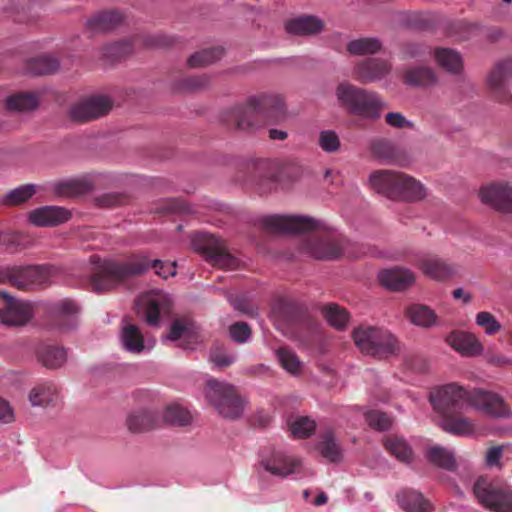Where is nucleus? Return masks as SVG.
I'll list each match as a JSON object with an SVG mask.
<instances>
[{"instance_id":"obj_16","label":"nucleus","mask_w":512,"mask_h":512,"mask_svg":"<svg viewBox=\"0 0 512 512\" xmlns=\"http://www.w3.org/2000/svg\"><path fill=\"white\" fill-rule=\"evenodd\" d=\"M382 286L392 291L407 289L415 282L414 273L402 267L384 269L378 274Z\"/></svg>"},{"instance_id":"obj_46","label":"nucleus","mask_w":512,"mask_h":512,"mask_svg":"<svg viewBox=\"0 0 512 512\" xmlns=\"http://www.w3.org/2000/svg\"><path fill=\"white\" fill-rule=\"evenodd\" d=\"M36 192V185L26 184L7 193L4 202L9 205H19L29 200Z\"/></svg>"},{"instance_id":"obj_5","label":"nucleus","mask_w":512,"mask_h":512,"mask_svg":"<svg viewBox=\"0 0 512 512\" xmlns=\"http://www.w3.org/2000/svg\"><path fill=\"white\" fill-rule=\"evenodd\" d=\"M479 502L493 512H512V487L503 482L479 478L474 485Z\"/></svg>"},{"instance_id":"obj_48","label":"nucleus","mask_w":512,"mask_h":512,"mask_svg":"<svg viewBox=\"0 0 512 512\" xmlns=\"http://www.w3.org/2000/svg\"><path fill=\"white\" fill-rule=\"evenodd\" d=\"M222 55V50L211 48L193 54L188 59V65L192 68H199L214 63Z\"/></svg>"},{"instance_id":"obj_33","label":"nucleus","mask_w":512,"mask_h":512,"mask_svg":"<svg viewBox=\"0 0 512 512\" xmlns=\"http://www.w3.org/2000/svg\"><path fill=\"white\" fill-rule=\"evenodd\" d=\"M322 28V21L313 16L299 17L286 24V30L291 34H315L321 31Z\"/></svg>"},{"instance_id":"obj_6","label":"nucleus","mask_w":512,"mask_h":512,"mask_svg":"<svg viewBox=\"0 0 512 512\" xmlns=\"http://www.w3.org/2000/svg\"><path fill=\"white\" fill-rule=\"evenodd\" d=\"M205 397L223 417L235 419L243 413V401L230 384L207 380Z\"/></svg>"},{"instance_id":"obj_28","label":"nucleus","mask_w":512,"mask_h":512,"mask_svg":"<svg viewBox=\"0 0 512 512\" xmlns=\"http://www.w3.org/2000/svg\"><path fill=\"white\" fill-rule=\"evenodd\" d=\"M79 312V306L73 300L64 299L55 303L51 313L60 321H67L68 324L61 325V332L69 331L76 326L75 315Z\"/></svg>"},{"instance_id":"obj_61","label":"nucleus","mask_w":512,"mask_h":512,"mask_svg":"<svg viewBox=\"0 0 512 512\" xmlns=\"http://www.w3.org/2000/svg\"><path fill=\"white\" fill-rule=\"evenodd\" d=\"M19 242L16 232H0V245L10 247L17 245Z\"/></svg>"},{"instance_id":"obj_51","label":"nucleus","mask_w":512,"mask_h":512,"mask_svg":"<svg viewBox=\"0 0 512 512\" xmlns=\"http://www.w3.org/2000/svg\"><path fill=\"white\" fill-rule=\"evenodd\" d=\"M475 322L489 336L495 335L502 329L501 323L497 321L492 313L487 311L479 312L476 315Z\"/></svg>"},{"instance_id":"obj_17","label":"nucleus","mask_w":512,"mask_h":512,"mask_svg":"<svg viewBox=\"0 0 512 512\" xmlns=\"http://www.w3.org/2000/svg\"><path fill=\"white\" fill-rule=\"evenodd\" d=\"M447 344L463 356H478L483 352V345L469 332L453 331L446 338Z\"/></svg>"},{"instance_id":"obj_47","label":"nucleus","mask_w":512,"mask_h":512,"mask_svg":"<svg viewBox=\"0 0 512 512\" xmlns=\"http://www.w3.org/2000/svg\"><path fill=\"white\" fill-rule=\"evenodd\" d=\"M222 55V50L211 48L193 54L188 59V65L192 68H199L214 63Z\"/></svg>"},{"instance_id":"obj_7","label":"nucleus","mask_w":512,"mask_h":512,"mask_svg":"<svg viewBox=\"0 0 512 512\" xmlns=\"http://www.w3.org/2000/svg\"><path fill=\"white\" fill-rule=\"evenodd\" d=\"M469 395L470 391L456 383H450L434 388L430 392L429 400L434 410L444 416L461 411L464 405H468Z\"/></svg>"},{"instance_id":"obj_21","label":"nucleus","mask_w":512,"mask_h":512,"mask_svg":"<svg viewBox=\"0 0 512 512\" xmlns=\"http://www.w3.org/2000/svg\"><path fill=\"white\" fill-rule=\"evenodd\" d=\"M397 175L398 172L390 170H378L372 172L368 178L369 186L376 193L394 200L395 195H397Z\"/></svg>"},{"instance_id":"obj_49","label":"nucleus","mask_w":512,"mask_h":512,"mask_svg":"<svg viewBox=\"0 0 512 512\" xmlns=\"http://www.w3.org/2000/svg\"><path fill=\"white\" fill-rule=\"evenodd\" d=\"M428 458L436 465L446 469L453 468L455 464L454 454L440 446L431 447L428 450Z\"/></svg>"},{"instance_id":"obj_15","label":"nucleus","mask_w":512,"mask_h":512,"mask_svg":"<svg viewBox=\"0 0 512 512\" xmlns=\"http://www.w3.org/2000/svg\"><path fill=\"white\" fill-rule=\"evenodd\" d=\"M262 466L267 472L274 476L287 477L288 475L299 472L302 467V462L297 457L276 453L270 458L263 460Z\"/></svg>"},{"instance_id":"obj_59","label":"nucleus","mask_w":512,"mask_h":512,"mask_svg":"<svg viewBox=\"0 0 512 512\" xmlns=\"http://www.w3.org/2000/svg\"><path fill=\"white\" fill-rule=\"evenodd\" d=\"M503 450L500 446H495L488 449L486 453V464L488 466H496L502 457Z\"/></svg>"},{"instance_id":"obj_55","label":"nucleus","mask_w":512,"mask_h":512,"mask_svg":"<svg viewBox=\"0 0 512 512\" xmlns=\"http://www.w3.org/2000/svg\"><path fill=\"white\" fill-rule=\"evenodd\" d=\"M386 123L394 128L412 127V123L408 121L404 115L398 112H390L386 115Z\"/></svg>"},{"instance_id":"obj_43","label":"nucleus","mask_w":512,"mask_h":512,"mask_svg":"<svg viewBox=\"0 0 512 512\" xmlns=\"http://www.w3.org/2000/svg\"><path fill=\"white\" fill-rule=\"evenodd\" d=\"M190 412L178 404H171L163 412V422L170 425L184 426L191 422Z\"/></svg>"},{"instance_id":"obj_38","label":"nucleus","mask_w":512,"mask_h":512,"mask_svg":"<svg viewBox=\"0 0 512 512\" xmlns=\"http://www.w3.org/2000/svg\"><path fill=\"white\" fill-rule=\"evenodd\" d=\"M405 82L411 86L428 87L437 82V77L432 69L417 67L406 72Z\"/></svg>"},{"instance_id":"obj_13","label":"nucleus","mask_w":512,"mask_h":512,"mask_svg":"<svg viewBox=\"0 0 512 512\" xmlns=\"http://www.w3.org/2000/svg\"><path fill=\"white\" fill-rule=\"evenodd\" d=\"M50 269L41 266L19 267L12 270L10 281L18 289H32L50 281Z\"/></svg>"},{"instance_id":"obj_4","label":"nucleus","mask_w":512,"mask_h":512,"mask_svg":"<svg viewBox=\"0 0 512 512\" xmlns=\"http://www.w3.org/2000/svg\"><path fill=\"white\" fill-rule=\"evenodd\" d=\"M355 346L367 355L387 357L399 351V343L393 334L380 327L359 325L352 332Z\"/></svg>"},{"instance_id":"obj_54","label":"nucleus","mask_w":512,"mask_h":512,"mask_svg":"<svg viewBox=\"0 0 512 512\" xmlns=\"http://www.w3.org/2000/svg\"><path fill=\"white\" fill-rule=\"evenodd\" d=\"M229 333L235 342L244 343L249 340L251 329L246 323L236 322L230 326Z\"/></svg>"},{"instance_id":"obj_52","label":"nucleus","mask_w":512,"mask_h":512,"mask_svg":"<svg viewBox=\"0 0 512 512\" xmlns=\"http://www.w3.org/2000/svg\"><path fill=\"white\" fill-rule=\"evenodd\" d=\"M319 146L325 152H336L340 148V140L336 132L324 130L319 134Z\"/></svg>"},{"instance_id":"obj_26","label":"nucleus","mask_w":512,"mask_h":512,"mask_svg":"<svg viewBox=\"0 0 512 512\" xmlns=\"http://www.w3.org/2000/svg\"><path fill=\"white\" fill-rule=\"evenodd\" d=\"M36 356L38 361L49 369H57L67 361L65 348L48 344H40L37 347Z\"/></svg>"},{"instance_id":"obj_57","label":"nucleus","mask_w":512,"mask_h":512,"mask_svg":"<svg viewBox=\"0 0 512 512\" xmlns=\"http://www.w3.org/2000/svg\"><path fill=\"white\" fill-rule=\"evenodd\" d=\"M37 62L41 65V68L39 70V73L42 74H48L54 72L58 66L59 63L51 58V57H42L37 60Z\"/></svg>"},{"instance_id":"obj_30","label":"nucleus","mask_w":512,"mask_h":512,"mask_svg":"<svg viewBox=\"0 0 512 512\" xmlns=\"http://www.w3.org/2000/svg\"><path fill=\"white\" fill-rule=\"evenodd\" d=\"M512 77V57L504 59L496 63L490 71L487 82L489 87L494 91L502 90L507 81Z\"/></svg>"},{"instance_id":"obj_24","label":"nucleus","mask_w":512,"mask_h":512,"mask_svg":"<svg viewBox=\"0 0 512 512\" xmlns=\"http://www.w3.org/2000/svg\"><path fill=\"white\" fill-rule=\"evenodd\" d=\"M405 316L415 326L430 328L438 325L437 314L430 307L423 304H411L405 309Z\"/></svg>"},{"instance_id":"obj_22","label":"nucleus","mask_w":512,"mask_h":512,"mask_svg":"<svg viewBox=\"0 0 512 512\" xmlns=\"http://www.w3.org/2000/svg\"><path fill=\"white\" fill-rule=\"evenodd\" d=\"M120 339L123 347L132 353H141L145 349L151 350L154 346V341L147 340L145 343L139 328L125 319L122 321Z\"/></svg>"},{"instance_id":"obj_3","label":"nucleus","mask_w":512,"mask_h":512,"mask_svg":"<svg viewBox=\"0 0 512 512\" xmlns=\"http://www.w3.org/2000/svg\"><path fill=\"white\" fill-rule=\"evenodd\" d=\"M283 100L275 94H262L248 99L236 112L238 128L252 130L264 125L271 117L282 111Z\"/></svg>"},{"instance_id":"obj_63","label":"nucleus","mask_w":512,"mask_h":512,"mask_svg":"<svg viewBox=\"0 0 512 512\" xmlns=\"http://www.w3.org/2000/svg\"><path fill=\"white\" fill-rule=\"evenodd\" d=\"M453 296L455 299H463L465 303L469 302L471 300V295L468 293H465V291L462 288H457L453 291Z\"/></svg>"},{"instance_id":"obj_39","label":"nucleus","mask_w":512,"mask_h":512,"mask_svg":"<svg viewBox=\"0 0 512 512\" xmlns=\"http://www.w3.org/2000/svg\"><path fill=\"white\" fill-rule=\"evenodd\" d=\"M157 426L158 424L154 415L149 412L130 414L127 418V427L134 433L145 432Z\"/></svg>"},{"instance_id":"obj_2","label":"nucleus","mask_w":512,"mask_h":512,"mask_svg":"<svg viewBox=\"0 0 512 512\" xmlns=\"http://www.w3.org/2000/svg\"><path fill=\"white\" fill-rule=\"evenodd\" d=\"M336 99L341 107L350 114L363 118L380 117L385 103L373 91L365 90L348 82L340 83L335 90Z\"/></svg>"},{"instance_id":"obj_10","label":"nucleus","mask_w":512,"mask_h":512,"mask_svg":"<svg viewBox=\"0 0 512 512\" xmlns=\"http://www.w3.org/2000/svg\"><path fill=\"white\" fill-rule=\"evenodd\" d=\"M171 300L162 291H152L138 297L136 301L137 315L143 317L151 326L159 323V314L169 309Z\"/></svg>"},{"instance_id":"obj_29","label":"nucleus","mask_w":512,"mask_h":512,"mask_svg":"<svg viewBox=\"0 0 512 512\" xmlns=\"http://www.w3.org/2000/svg\"><path fill=\"white\" fill-rule=\"evenodd\" d=\"M398 504L407 512H432L431 503L415 491H403L397 495Z\"/></svg>"},{"instance_id":"obj_37","label":"nucleus","mask_w":512,"mask_h":512,"mask_svg":"<svg viewBox=\"0 0 512 512\" xmlns=\"http://www.w3.org/2000/svg\"><path fill=\"white\" fill-rule=\"evenodd\" d=\"M57 395V388L52 383H41L36 385L29 393V401L32 406H46L51 403Z\"/></svg>"},{"instance_id":"obj_8","label":"nucleus","mask_w":512,"mask_h":512,"mask_svg":"<svg viewBox=\"0 0 512 512\" xmlns=\"http://www.w3.org/2000/svg\"><path fill=\"white\" fill-rule=\"evenodd\" d=\"M261 224L267 231L275 234L309 232L321 226L318 220L300 215H268L261 219Z\"/></svg>"},{"instance_id":"obj_35","label":"nucleus","mask_w":512,"mask_h":512,"mask_svg":"<svg viewBox=\"0 0 512 512\" xmlns=\"http://www.w3.org/2000/svg\"><path fill=\"white\" fill-rule=\"evenodd\" d=\"M309 253L316 259L328 260L342 255L344 248L339 242L320 241L310 247Z\"/></svg>"},{"instance_id":"obj_58","label":"nucleus","mask_w":512,"mask_h":512,"mask_svg":"<svg viewBox=\"0 0 512 512\" xmlns=\"http://www.w3.org/2000/svg\"><path fill=\"white\" fill-rule=\"evenodd\" d=\"M211 361L218 367H226L234 363L235 356L232 354H218L212 353L210 356Z\"/></svg>"},{"instance_id":"obj_31","label":"nucleus","mask_w":512,"mask_h":512,"mask_svg":"<svg viewBox=\"0 0 512 512\" xmlns=\"http://www.w3.org/2000/svg\"><path fill=\"white\" fill-rule=\"evenodd\" d=\"M122 21L123 16L119 12L109 11L90 18L87 27L94 32H107L118 27Z\"/></svg>"},{"instance_id":"obj_60","label":"nucleus","mask_w":512,"mask_h":512,"mask_svg":"<svg viewBox=\"0 0 512 512\" xmlns=\"http://www.w3.org/2000/svg\"><path fill=\"white\" fill-rule=\"evenodd\" d=\"M55 191L61 195L78 192V183L73 181L58 183L55 185Z\"/></svg>"},{"instance_id":"obj_34","label":"nucleus","mask_w":512,"mask_h":512,"mask_svg":"<svg viewBox=\"0 0 512 512\" xmlns=\"http://www.w3.org/2000/svg\"><path fill=\"white\" fill-rule=\"evenodd\" d=\"M434 57L438 65L450 73H458L462 70V57L453 49L438 48L435 50Z\"/></svg>"},{"instance_id":"obj_25","label":"nucleus","mask_w":512,"mask_h":512,"mask_svg":"<svg viewBox=\"0 0 512 512\" xmlns=\"http://www.w3.org/2000/svg\"><path fill=\"white\" fill-rule=\"evenodd\" d=\"M439 426L443 431L458 436H470L473 435L476 430L475 423L471 419L462 416H452L450 414L443 416L439 422Z\"/></svg>"},{"instance_id":"obj_56","label":"nucleus","mask_w":512,"mask_h":512,"mask_svg":"<svg viewBox=\"0 0 512 512\" xmlns=\"http://www.w3.org/2000/svg\"><path fill=\"white\" fill-rule=\"evenodd\" d=\"M14 419V411L10 404L6 400L0 398V423L8 424L13 422Z\"/></svg>"},{"instance_id":"obj_27","label":"nucleus","mask_w":512,"mask_h":512,"mask_svg":"<svg viewBox=\"0 0 512 512\" xmlns=\"http://www.w3.org/2000/svg\"><path fill=\"white\" fill-rule=\"evenodd\" d=\"M197 338L198 335L194 324L186 319H178L172 323L170 332L165 337V340L182 341L180 344L181 346L192 349L193 347L189 342L190 340H196Z\"/></svg>"},{"instance_id":"obj_62","label":"nucleus","mask_w":512,"mask_h":512,"mask_svg":"<svg viewBox=\"0 0 512 512\" xmlns=\"http://www.w3.org/2000/svg\"><path fill=\"white\" fill-rule=\"evenodd\" d=\"M208 79L205 76L195 77L189 80L188 86L190 89H199L206 86Z\"/></svg>"},{"instance_id":"obj_19","label":"nucleus","mask_w":512,"mask_h":512,"mask_svg":"<svg viewBox=\"0 0 512 512\" xmlns=\"http://www.w3.org/2000/svg\"><path fill=\"white\" fill-rule=\"evenodd\" d=\"M390 68V64L384 60L367 59L354 68L353 76L363 83L373 82L387 75Z\"/></svg>"},{"instance_id":"obj_14","label":"nucleus","mask_w":512,"mask_h":512,"mask_svg":"<svg viewBox=\"0 0 512 512\" xmlns=\"http://www.w3.org/2000/svg\"><path fill=\"white\" fill-rule=\"evenodd\" d=\"M480 200L497 210L512 212V185L492 183L479 190Z\"/></svg>"},{"instance_id":"obj_18","label":"nucleus","mask_w":512,"mask_h":512,"mask_svg":"<svg viewBox=\"0 0 512 512\" xmlns=\"http://www.w3.org/2000/svg\"><path fill=\"white\" fill-rule=\"evenodd\" d=\"M69 218V211L58 206L40 207L28 215L29 222L40 227L56 226L68 221Z\"/></svg>"},{"instance_id":"obj_32","label":"nucleus","mask_w":512,"mask_h":512,"mask_svg":"<svg viewBox=\"0 0 512 512\" xmlns=\"http://www.w3.org/2000/svg\"><path fill=\"white\" fill-rule=\"evenodd\" d=\"M39 104V97L33 92H19L6 99V108L10 111L24 112L35 109Z\"/></svg>"},{"instance_id":"obj_64","label":"nucleus","mask_w":512,"mask_h":512,"mask_svg":"<svg viewBox=\"0 0 512 512\" xmlns=\"http://www.w3.org/2000/svg\"><path fill=\"white\" fill-rule=\"evenodd\" d=\"M269 136L271 139L284 140L287 137V133L285 131L271 129L269 131Z\"/></svg>"},{"instance_id":"obj_50","label":"nucleus","mask_w":512,"mask_h":512,"mask_svg":"<svg viewBox=\"0 0 512 512\" xmlns=\"http://www.w3.org/2000/svg\"><path fill=\"white\" fill-rule=\"evenodd\" d=\"M201 237L205 241V249L215 260H220L221 258H225L228 256L226 251L225 242L212 234L203 233Z\"/></svg>"},{"instance_id":"obj_44","label":"nucleus","mask_w":512,"mask_h":512,"mask_svg":"<svg viewBox=\"0 0 512 512\" xmlns=\"http://www.w3.org/2000/svg\"><path fill=\"white\" fill-rule=\"evenodd\" d=\"M289 431L294 438L302 439L311 436L316 428L314 420L306 416L297 417L288 423Z\"/></svg>"},{"instance_id":"obj_45","label":"nucleus","mask_w":512,"mask_h":512,"mask_svg":"<svg viewBox=\"0 0 512 512\" xmlns=\"http://www.w3.org/2000/svg\"><path fill=\"white\" fill-rule=\"evenodd\" d=\"M277 358L281 366L290 374L296 375L301 372L302 364L296 354L287 349L280 348L276 351Z\"/></svg>"},{"instance_id":"obj_40","label":"nucleus","mask_w":512,"mask_h":512,"mask_svg":"<svg viewBox=\"0 0 512 512\" xmlns=\"http://www.w3.org/2000/svg\"><path fill=\"white\" fill-rule=\"evenodd\" d=\"M381 42L376 38H360L352 40L347 45V50L353 55L374 54L380 51Z\"/></svg>"},{"instance_id":"obj_20","label":"nucleus","mask_w":512,"mask_h":512,"mask_svg":"<svg viewBox=\"0 0 512 512\" xmlns=\"http://www.w3.org/2000/svg\"><path fill=\"white\" fill-rule=\"evenodd\" d=\"M394 200L419 201L426 197L424 185L410 175L398 172Z\"/></svg>"},{"instance_id":"obj_23","label":"nucleus","mask_w":512,"mask_h":512,"mask_svg":"<svg viewBox=\"0 0 512 512\" xmlns=\"http://www.w3.org/2000/svg\"><path fill=\"white\" fill-rule=\"evenodd\" d=\"M417 267L426 277L436 281L448 280L455 273L453 266L435 256L422 258L417 263Z\"/></svg>"},{"instance_id":"obj_9","label":"nucleus","mask_w":512,"mask_h":512,"mask_svg":"<svg viewBox=\"0 0 512 512\" xmlns=\"http://www.w3.org/2000/svg\"><path fill=\"white\" fill-rule=\"evenodd\" d=\"M468 405L495 418H509L512 416V410L503 397L493 391L471 390Z\"/></svg>"},{"instance_id":"obj_36","label":"nucleus","mask_w":512,"mask_h":512,"mask_svg":"<svg viewBox=\"0 0 512 512\" xmlns=\"http://www.w3.org/2000/svg\"><path fill=\"white\" fill-rule=\"evenodd\" d=\"M322 314L328 324L338 330L345 329L350 319L348 312L335 303L323 306Z\"/></svg>"},{"instance_id":"obj_41","label":"nucleus","mask_w":512,"mask_h":512,"mask_svg":"<svg viewBox=\"0 0 512 512\" xmlns=\"http://www.w3.org/2000/svg\"><path fill=\"white\" fill-rule=\"evenodd\" d=\"M318 449L321 455L331 462H338L342 458V450L330 431L323 435Z\"/></svg>"},{"instance_id":"obj_42","label":"nucleus","mask_w":512,"mask_h":512,"mask_svg":"<svg viewBox=\"0 0 512 512\" xmlns=\"http://www.w3.org/2000/svg\"><path fill=\"white\" fill-rule=\"evenodd\" d=\"M386 449L398 460L409 462L412 459V450L407 442L397 436H390L385 440Z\"/></svg>"},{"instance_id":"obj_11","label":"nucleus","mask_w":512,"mask_h":512,"mask_svg":"<svg viewBox=\"0 0 512 512\" xmlns=\"http://www.w3.org/2000/svg\"><path fill=\"white\" fill-rule=\"evenodd\" d=\"M0 297L6 301L5 307L0 309V320L3 325L24 326L32 319L33 309L30 303L17 300L1 290Z\"/></svg>"},{"instance_id":"obj_1","label":"nucleus","mask_w":512,"mask_h":512,"mask_svg":"<svg viewBox=\"0 0 512 512\" xmlns=\"http://www.w3.org/2000/svg\"><path fill=\"white\" fill-rule=\"evenodd\" d=\"M153 268L155 273L163 279L176 275L175 262L154 260L152 263L146 255H136L126 263L104 261L93 278V286L97 292L112 288L126 276L140 274Z\"/></svg>"},{"instance_id":"obj_12","label":"nucleus","mask_w":512,"mask_h":512,"mask_svg":"<svg viewBox=\"0 0 512 512\" xmlns=\"http://www.w3.org/2000/svg\"><path fill=\"white\" fill-rule=\"evenodd\" d=\"M112 107L106 96H91L76 103L70 110V116L75 121H89L106 115Z\"/></svg>"},{"instance_id":"obj_53","label":"nucleus","mask_w":512,"mask_h":512,"mask_svg":"<svg viewBox=\"0 0 512 512\" xmlns=\"http://www.w3.org/2000/svg\"><path fill=\"white\" fill-rule=\"evenodd\" d=\"M367 423L377 430H387L392 425V419L385 413L370 411L365 414Z\"/></svg>"}]
</instances>
